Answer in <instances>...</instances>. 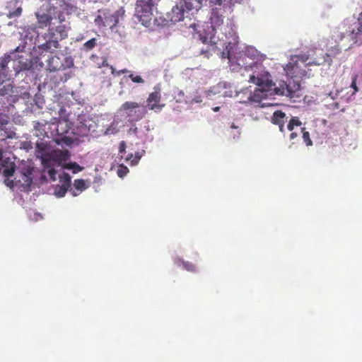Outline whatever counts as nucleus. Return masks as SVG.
Returning <instances> with one entry per match:
<instances>
[{
    "label": "nucleus",
    "mask_w": 362,
    "mask_h": 362,
    "mask_svg": "<svg viewBox=\"0 0 362 362\" xmlns=\"http://www.w3.org/2000/svg\"><path fill=\"white\" fill-rule=\"evenodd\" d=\"M288 121V117L281 110H276L271 118L272 124L279 127L281 132H285L284 124Z\"/></svg>",
    "instance_id": "a211bd4d"
},
{
    "label": "nucleus",
    "mask_w": 362,
    "mask_h": 362,
    "mask_svg": "<svg viewBox=\"0 0 362 362\" xmlns=\"http://www.w3.org/2000/svg\"><path fill=\"white\" fill-rule=\"evenodd\" d=\"M129 72V70H127V69H124L122 70H120L119 71H117V75L119 76L121 74H124V73H128Z\"/></svg>",
    "instance_id": "37998d69"
},
{
    "label": "nucleus",
    "mask_w": 362,
    "mask_h": 362,
    "mask_svg": "<svg viewBox=\"0 0 362 362\" xmlns=\"http://www.w3.org/2000/svg\"><path fill=\"white\" fill-rule=\"evenodd\" d=\"M72 194H73V196L76 197V196H77L78 194V193L76 192L75 190H73L72 191Z\"/></svg>",
    "instance_id": "8fccbe9b"
},
{
    "label": "nucleus",
    "mask_w": 362,
    "mask_h": 362,
    "mask_svg": "<svg viewBox=\"0 0 362 362\" xmlns=\"http://www.w3.org/2000/svg\"><path fill=\"white\" fill-rule=\"evenodd\" d=\"M59 182L62 186L69 189L71 183V176L67 173H64L59 177Z\"/></svg>",
    "instance_id": "b1692460"
},
{
    "label": "nucleus",
    "mask_w": 362,
    "mask_h": 362,
    "mask_svg": "<svg viewBox=\"0 0 362 362\" xmlns=\"http://www.w3.org/2000/svg\"><path fill=\"white\" fill-rule=\"evenodd\" d=\"M88 186L86 185L83 179H76L74 182V188L78 192H81L85 190Z\"/></svg>",
    "instance_id": "a878e982"
},
{
    "label": "nucleus",
    "mask_w": 362,
    "mask_h": 362,
    "mask_svg": "<svg viewBox=\"0 0 362 362\" xmlns=\"http://www.w3.org/2000/svg\"><path fill=\"white\" fill-rule=\"evenodd\" d=\"M1 164H4V166H3L1 170L4 176L7 178L13 176L16 169L14 163L9 162L8 158H6L5 160H2Z\"/></svg>",
    "instance_id": "412c9836"
},
{
    "label": "nucleus",
    "mask_w": 362,
    "mask_h": 362,
    "mask_svg": "<svg viewBox=\"0 0 362 362\" xmlns=\"http://www.w3.org/2000/svg\"><path fill=\"white\" fill-rule=\"evenodd\" d=\"M23 9L21 6H17L15 9H9L8 17L9 18L18 17L21 15Z\"/></svg>",
    "instance_id": "c85d7f7f"
},
{
    "label": "nucleus",
    "mask_w": 362,
    "mask_h": 362,
    "mask_svg": "<svg viewBox=\"0 0 362 362\" xmlns=\"http://www.w3.org/2000/svg\"><path fill=\"white\" fill-rule=\"evenodd\" d=\"M77 9L71 1L47 0L35 13L38 28L42 29L49 27L52 25L54 18H57L59 12L71 14Z\"/></svg>",
    "instance_id": "f03ea898"
},
{
    "label": "nucleus",
    "mask_w": 362,
    "mask_h": 362,
    "mask_svg": "<svg viewBox=\"0 0 362 362\" xmlns=\"http://www.w3.org/2000/svg\"><path fill=\"white\" fill-rule=\"evenodd\" d=\"M25 47V45H19L14 50V52L23 53L18 54L17 58L14 59V63L18 64V67L16 69L17 72L23 70H29L33 66V62L30 59L29 53L24 52Z\"/></svg>",
    "instance_id": "9b49d317"
},
{
    "label": "nucleus",
    "mask_w": 362,
    "mask_h": 362,
    "mask_svg": "<svg viewBox=\"0 0 362 362\" xmlns=\"http://www.w3.org/2000/svg\"><path fill=\"white\" fill-rule=\"evenodd\" d=\"M47 173L49 176V178L52 180V181H54L56 180V175H57V171L54 168H49L47 170Z\"/></svg>",
    "instance_id": "e433bc0d"
},
{
    "label": "nucleus",
    "mask_w": 362,
    "mask_h": 362,
    "mask_svg": "<svg viewBox=\"0 0 362 362\" xmlns=\"http://www.w3.org/2000/svg\"><path fill=\"white\" fill-rule=\"evenodd\" d=\"M110 69L112 70V74H115V69H114V67L112 66H110Z\"/></svg>",
    "instance_id": "09e8293b"
},
{
    "label": "nucleus",
    "mask_w": 362,
    "mask_h": 362,
    "mask_svg": "<svg viewBox=\"0 0 362 362\" xmlns=\"http://www.w3.org/2000/svg\"><path fill=\"white\" fill-rule=\"evenodd\" d=\"M11 59V55H5L0 58V83L6 80L9 72L8 64Z\"/></svg>",
    "instance_id": "6ab92c4d"
},
{
    "label": "nucleus",
    "mask_w": 362,
    "mask_h": 362,
    "mask_svg": "<svg viewBox=\"0 0 362 362\" xmlns=\"http://www.w3.org/2000/svg\"><path fill=\"white\" fill-rule=\"evenodd\" d=\"M301 124L302 122L298 117H292L288 122L287 129L293 132L295 127H300Z\"/></svg>",
    "instance_id": "5701e85b"
},
{
    "label": "nucleus",
    "mask_w": 362,
    "mask_h": 362,
    "mask_svg": "<svg viewBox=\"0 0 362 362\" xmlns=\"http://www.w3.org/2000/svg\"><path fill=\"white\" fill-rule=\"evenodd\" d=\"M153 91L149 93L148 97L146 100L147 107L150 110L155 112H160L161 110L165 107V104L160 103L161 101V93L159 87H154Z\"/></svg>",
    "instance_id": "f8f14e48"
},
{
    "label": "nucleus",
    "mask_w": 362,
    "mask_h": 362,
    "mask_svg": "<svg viewBox=\"0 0 362 362\" xmlns=\"http://www.w3.org/2000/svg\"><path fill=\"white\" fill-rule=\"evenodd\" d=\"M217 18H218L217 21H218V23H223V18H221V19H219V18H218V17H217Z\"/></svg>",
    "instance_id": "603ef678"
},
{
    "label": "nucleus",
    "mask_w": 362,
    "mask_h": 362,
    "mask_svg": "<svg viewBox=\"0 0 362 362\" xmlns=\"http://www.w3.org/2000/svg\"><path fill=\"white\" fill-rule=\"evenodd\" d=\"M230 127H231L232 129H238V127H237V126H235V124H231V126H230Z\"/></svg>",
    "instance_id": "3c124183"
},
{
    "label": "nucleus",
    "mask_w": 362,
    "mask_h": 362,
    "mask_svg": "<svg viewBox=\"0 0 362 362\" xmlns=\"http://www.w3.org/2000/svg\"><path fill=\"white\" fill-rule=\"evenodd\" d=\"M339 33L336 37L341 41L346 40L350 43L349 48L356 45H362V11L358 17V25L352 28L349 20H344L338 28Z\"/></svg>",
    "instance_id": "20e7f679"
},
{
    "label": "nucleus",
    "mask_w": 362,
    "mask_h": 362,
    "mask_svg": "<svg viewBox=\"0 0 362 362\" xmlns=\"http://www.w3.org/2000/svg\"><path fill=\"white\" fill-rule=\"evenodd\" d=\"M8 118H0V148L4 149L7 144L6 139L16 138V133L6 126L8 124Z\"/></svg>",
    "instance_id": "ddd939ff"
},
{
    "label": "nucleus",
    "mask_w": 362,
    "mask_h": 362,
    "mask_svg": "<svg viewBox=\"0 0 362 362\" xmlns=\"http://www.w3.org/2000/svg\"><path fill=\"white\" fill-rule=\"evenodd\" d=\"M47 159V166H45V168H49V163L51 161H54L57 163L59 165H61L63 162L66 161L69 158V151L65 150H53L49 152Z\"/></svg>",
    "instance_id": "dca6fc26"
},
{
    "label": "nucleus",
    "mask_w": 362,
    "mask_h": 362,
    "mask_svg": "<svg viewBox=\"0 0 362 362\" xmlns=\"http://www.w3.org/2000/svg\"><path fill=\"white\" fill-rule=\"evenodd\" d=\"M129 172V169L124 165H120L117 170V175L119 177H124L127 173Z\"/></svg>",
    "instance_id": "f704fd0d"
},
{
    "label": "nucleus",
    "mask_w": 362,
    "mask_h": 362,
    "mask_svg": "<svg viewBox=\"0 0 362 362\" xmlns=\"http://www.w3.org/2000/svg\"><path fill=\"white\" fill-rule=\"evenodd\" d=\"M194 8L193 0H178L171 11L167 13V18L173 23L184 19L185 13Z\"/></svg>",
    "instance_id": "0eeeda50"
},
{
    "label": "nucleus",
    "mask_w": 362,
    "mask_h": 362,
    "mask_svg": "<svg viewBox=\"0 0 362 362\" xmlns=\"http://www.w3.org/2000/svg\"><path fill=\"white\" fill-rule=\"evenodd\" d=\"M103 66H108L107 60H104L102 64Z\"/></svg>",
    "instance_id": "a18cd8bd"
},
{
    "label": "nucleus",
    "mask_w": 362,
    "mask_h": 362,
    "mask_svg": "<svg viewBox=\"0 0 362 362\" xmlns=\"http://www.w3.org/2000/svg\"><path fill=\"white\" fill-rule=\"evenodd\" d=\"M140 158H141V157L139 155H136L134 158V159L132 160V165H136L139 163Z\"/></svg>",
    "instance_id": "ea45409f"
},
{
    "label": "nucleus",
    "mask_w": 362,
    "mask_h": 362,
    "mask_svg": "<svg viewBox=\"0 0 362 362\" xmlns=\"http://www.w3.org/2000/svg\"><path fill=\"white\" fill-rule=\"evenodd\" d=\"M333 105H334V107H336V108H338V107H339V103H334L333 104Z\"/></svg>",
    "instance_id": "864d4df0"
},
{
    "label": "nucleus",
    "mask_w": 362,
    "mask_h": 362,
    "mask_svg": "<svg viewBox=\"0 0 362 362\" xmlns=\"http://www.w3.org/2000/svg\"><path fill=\"white\" fill-rule=\"evenodd\" d=\"M62 64L64 66L63 70L71 68L74 66V59L71 57H66L62 61Z\"/></svg>",
    "instance_id": "7c9ffc66"
},
{
    "label": "nucleus",
    "mask_w": 362,
    "mask_h": 362,
    "mask_svg": "<svg viewBox=\"0 0 362 362\" xmlns=\"http://www.w3.org/2000/svg\"><path fill=\"white\" fill-rule=\"evenodd\" d=\"M57 19L59 24L52 23L42 35L45 42L38 45L40 51L53 52L60 47L59 41L68 37L69 31L71 30L70 23H64L65 17L62 12L57 14Z\"/></svg>",
    "instance_id": "7ed1b4c3"
},
{
    "label": "nucleus",
    "mask_w": 362,
    "mask_h": 362,
    "mask_svg": "<svg viewBox=\"0 0 362 362\" xmlns=\"http://www.w3.org/2000/svg\"><path fill=\"white\" fill-rule=\"evenodd\" d=\"M219 110H220V107H215L213 108V110L214 112H218V111H219Z\"/></svg>",
    "instance_id": "49530a36"
},
{
    "label": "nucleus",
    "mask_w": 362,
    "mask_h": 362,
    "mask_svg": "<svg viewBox=\"0 0 362 362\" xmlns=\"http://www.w3.org/2000/svg\"><path fill=\"white\" fill-rule=\"evenodd\" d=\"M67 190H68L67 188H66L62 185H57L55 187V189H54V194L58 197H63L66 194Z\"/></svg>",
    "instance_id": "c756f323"
},
{
    "label": "nucleus",
    "mask_w": 362,
    "mask_h": 362,
    "mask_svg": "<svg viewBox=\"0 0 362 362\" xmlns=\"http://www.w3.org/2000/svg\"><path fill=\"white\" fill-rule=\"evenodd\" d=\"M296 60L294 63L289 62L286 65V72L288 74L293 77H303L305 75L306 71L305 69H301V64L303 66H311V65H320L322 62H317L315 60L309 61V57L306 54H300L296 57Z\"/></svg>",
    "instance_id": "423d86ee"
},
{
    "label": "nucleus",
    "mask_w": 362,
    "mask_h": 362,
    "mask_svg": "<svg viewBox=\"0 0 362 362\" xmlns=\"http://www.w3.org/2000/svg\"><path fill=\"white\" fill-rule=\"evenodd\" d=\"M119 112L125 113L132 121L137 122L145 117L147 110L139 103L127 101L121 105Z\"/></svg>",
    "instance_id": "1a4fd4ad"
},
{
    "label": "nucleus",
    "mask_w": 362,
    "mask_h": 362,
    "mask_svg": "<svg viewBox=\"0 0 362 362\" xmlns=\"http://www.w3.org/2000/svg\"><path fill=\"white\" fill-rule=\"evenodd\" d=\"M71 129L70 124L67 120H59L57 124L56 132L58 135L62 136L69 132Z\"/></svg>",
    "instance_id": "4be33fe9"
},
{
    "label": "nucleus",
    "mask_w": 362,
    "mask_h": 362,
    "mask_svg": "<svg viewBox=\"0 0 362 362\" xmlns=\"http://www.w3.org/2000/svg\"><path fill=\"white\" fill-rule=\"evenodd\" d=\"M19 173L21 179L18 181L22 182V185L25 187H30L33 182L32 175L33 173V167L27 163H22L21 166L19 168Z\"/></svg>",
    "instance_id": "2eb2a0df"
},
{
    "label": "nucleus",
    "mask_w": 362,
    "mask_h": 362,
    "mask_svg": "<svg viewBox=\"0 0 362 362\" xmlns=\"http://www.w3.org/2000/svg\"><path fill=\"white\" fill-rule=\"evenodd\" d=\"M126 147H127L126 142L124 141H122L119 143V153H124Z\"/></svg>",
    "instance_id": "4c0bfd02"
},
{
    "label": "nucleus",
    "mask_w": 362,
    "mask_h": 362,
    "mask_svg": "<svg viewBox=\"0 0 362 362\" xmlns=\"http://www.w3.org/2000/svg\"><path fill=\"white\" fill-rule=\"evenodd\" d=\"M64 169L71 170L73 173H77L83 170V168L80 166L77 163H69L63 165Z\"/></svg>",
    "instance_id": "393cba45"
},
{
    "label": "nucleus",
    "mask_w": 362,
    "mask_h": 362,
    "mask_svg": "<svg viewBox=\"0 0 362 362\" xmlns=\"http://www.w3.org/2000/svg\"><path fill=\"white\" fill-rule=\"evenodd\" d=\"M250 69L252 73L250 75L249 82L256 84L261 92L265 93V96L274 93L292 98L297 95L296 93L300 88V85L294 81H281L276 86L269 72L261 64L255 63Z\"/></svg>",
    "instance_id": "f257e3e1"
},
{
    "label": "nucleus",
    "mask_w": 362,
    "mask_h": 362,
    "mask_svg": "<svg viewBox=\"0 0 362 362\" xmlns=\"http://www.w3.org/2000/svg\"><path fill=\"white\" fill-rule=\"evenodd\" d=\"M99 14L95 17L94 22L98 27H109L113 29L117 25L124 21L125 11L121 7L114 13L107 9L99 10Z\"/></svg>",
    "instance_id": "39448f33"
},
{
    "label": "nucleus",
    "mask_w": 362,
    "mask_h": 362,
    "mask_svg": "<svg viewBox=\"0 0 362 362\" xmlns=\"http://www.w3.org/2000/svg\"><path fill=\"white\" fill-rule=\"evenodd\" d=\"M357 78H358L357 75L354 76L353 78H352V81H351V87L354 90V92L353 93V95L358 91V88L357 85H356Z\"/></svg>",
    "instance_id": "c9c22d12"
},
{
    "label": "nucleus",
    "mask_w": 362,
    "mask_h": 362,
    "mask_svg": "<svg viewBox=\"0 0 362 362\" xmlns=\"http://www.w3.org/2000/svg\"><path fill=\"white\" fill-rule=\"evenodd\" d=\"M35 153L37 157H40L44 166H47V159L49 153V146L47 143L43 141L37 142Z\"/></svg>",
    "instance_id": "f3484780"
},
{
    "label": "nucleus",
    "mask_w": 362,
    "mask_h": 362,
    "mask_svg": "<svg viewBox=\"0 0 362 362\" xmlns=\"http://www.w3.org/2000/svg\"><path fill=\"white\" fill-rule=\"evenodd\" d=\"M227 54H228L227 57H228V60H229L230 62H231V61H232V59H233V56H232V54H231L230 52V51H228V53H227Z\"/></svg>",
    "instance_id": "c03bdc74"
},
{
    "label": "nucleus",
    "mask_w": 362,
    "mask_h": 362,
    "mask_svg": "<svg viewBox=\"0 0 362 362\" xmlns=\"http://www.w3.org/2000/svg\"><path fill=\"white\" fill-rule=\"evenodd\" d=\"M132 157H133V154H132V153H131V154H129V155L127 157V160H131Z\"/></svg>",
    "instance_id": "de8ad7c7"
},
{
    "label": "nucleus",
    "mask_w": 362,
    "mask_h": 362,
    "mask_svg": "<svg viewBox=\"0 0 362 362\" xmlns=\"http://www.w3.org/2000/svg\"><path fill=\"white\" fill-rule=\"evenodd\" d=\"M199 40L204 45H208L206 49H202L201 54L209 58L211 54V52H214L216 49V42L214 41V37L212 35H203L202 33H198Z\"/></svg>",
    "instance_id": "4468645a"
},
{
    "label": "nucleus",
    "mask_w": 362,
    "mask_h": 362,
    "mask_svg": "<svg viewBox=\"0 0 362 362\" xmlns=\"http://www.w3.org/2000/svg\"><path fill=\"white\" fill-rule=\"evenodd\" d=\"M301 132L303 134V139L307 146H313V141L310 137V133L305 131V128H301Z\"/></svg>",
    "instance_id": "bb28decb"
},
{
    "label": "nucleus",
    "mask_w": 362,
    "mask_h": 362,
    "mask_svg": "<svg viewBox=\"0 0 362 362\" xmlns=\"http://www.w3.org/2000/svg\"><path fill=\"white\" fill-rule=\"evenodd\" d=\"M298 136V134L296 132H291L290 134L289 138L291 140L295 139Z\"/></svg>",
    "instance_id": "79ce46f5"
},
{
    "label": "nucleus",
    "mask_w": 362,
    "mask_h": 362,
    "mask_svg": "<svg viewBox=\"0 0 362 362\" xmlns=\"http://www.w3.org/2000/svg\"><path fill=\"white\" fill-rule=\"evenodd\" d=\"M129 77L134 83H144V80L140 76L134 75V74L132 73L129 75Z\"/></svg>",
    "instance_id": "72a5a7b5"
},
{
    "label": "nucleus",
    "mask_w": 362,
    "mask_h": 362,
    "mask_svg": "<svg viewBox=\"0 0 362 362\" xmlns=\"http://www.w3.org/2000/svg\"><path fill=\"white\" fill-rule=\"evenodd\" d=\"M5 183L7 186L12 187L13 186V181L10 180L9 179L5 180Z\"/></svg>",
    "instance_id": "a19ab883"
},
{
    "label": "nucleus",
    "mask_w": 362,
    "mask_h": 362,
    "mask_svg": "<svg viewBox=\"0 0 362 362\" xmlns=\"http://www.w3.org/2000/svg\"><path fill=\"white\" fill-rule=\"evenodd\" d=\"M62 60L58 56H52L47 61V69L49 71L63 70Z\"/></svg>",
    "instance_id": "aec40b11"
},
{
    "label": "nucleus",
    "mask_w": 362,
    "mask_h": 362,
    "mask_svg": "<svg viewBox=\"0 0 362 362\" xmlns=\"http://www.w3.org/2000/svg\"><path fill=\"white\" fill-rule=\"evenodd\" d=\"M96 42H97L96 38H92V39L88 40L87 42H86L83 44V49L86 52L91 50L96 45Z\"/></svg>",
    "instance_id": "cd10ccee"
},
{
    "label": "nucleus",
    "mask_w": 362,
    "mask_h": 362,
    "mask_svg": "<svg viewBox=\"0 0 362 362\" xmlns=\"http://www.w3.org/2000/svg\"><path fill=\"white\" fill-rule=\"evenodd\" d=\"M184 268L191 272H195L197 271L196 267L194 264L189 262L182 261Z\"/></svg>",
    "instance_id": "473e14b6"
},
{
    "label": "nucleus",
    "mask_w": 362,
    "mask_h": 362,
    "mask_svg": "<svg viewBox=\"0 0 362 362\" xmlns=\"http://www.w3.org/2000/svg\"><path fill=\"white\" fill-rule=\"evenodd\" d=\"M156 0H137L135 15L142 25L147 26L151 21L153 7Z\"/></svg>",
    "instance_id": "6e6552de"
},
{
    "label": "nucleus",
    "mask_w": 362,
    "mask_h": 362,
    "mask_svg": "<svg viewBox=\"0 0 362 362\" xmlns=\"http://www.w3.org/2000/svg\"><path fill=\"white\" fill-rule=\"evenodd\" d=\"M259 52L253 47H247L245 50L237 59V64L240 66V69L247 70V67L251 68L255 62H246L247 58L255 61L259 59Z\"/></svg>",
    "instance_id": "9d476101"
},
{
    "label": "nucleus",
    "mask_w": 362,
    "mask_h": 362,
    "mask_svg": "<svg viewBox=\"0 0 362 362\" xmlns=\"http://www.w3.org/2000/svg\"><path fill=\"white\" fill-rule=\"evenodd\" d=\"M209 1L211 5H221L226 0H209Z\"/></svg>",
    "instance_id": "58836bf2"
},
{
    "label": "nucleus",
    "mask_w": 362,
    "mask_h": 362,
    "mask_svg": "<svg viewBox=\"0 0 362 362\" xmlns=\"http://www.w3.org/2000/svg\"><path fill=\"white\" fill-rule=\"evenodd\" d=\"M12 88L13 87L11 84L0 86V95L4 96L9 94L11 92H12Z\"/></svg>",
    "instance_id": "2f4dec72"
}]
</instances>
